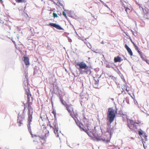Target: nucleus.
Listing matches in <instances>:
<instances>
[{
    "mask_svg": "<svg viewBox=\"0 0 149 149\" xmlns=\"http://www.w3.org/2000/svg\"><path fill=\"white\" fill-rule=\"evenodd\" d=\"M117 113V109L114 110L112 108H108L107 116L108 120L109 122L107 123V132L109 134V138L111 139L114 131V127L111 128V123L113 122L115 118L116 117V114Z\"/></svg>",
    "mask_w": 149,
    "mask_h": 149,
    "instance_id": "f257e3e1",
    "label": "nucleus"
},
{
    "mask_svg": "<svg viewBox=\"0 0 149 149\" xmlns=\"http://www.w3.org/2000/svg\"><path fill=\"white\" fill-rule=\"evenodd\" d=\"M28 109V118L27 124L28 130L31 135L32 137H33V134H32L31 125L32 121V115L33 113V109L30 104H29L27 107Z\"/></svg>",
    "mask_w": 149,
    "mask_h": 149,
    "instance_id": "f03ea898",
    "label": "nucleus"
},
{
    "mask_svg": "<svg viewBox=\"0 0 149 149\" xmlns=\"http://www.w3.org/2000/svg\"><path fill=\"white\" fill-rule=\"evenodd\" d=\"M53 86V91H52V93L53 94L54 93L56 94L58 97H59L62 95L61 94L62 93L61 90H59V87L57 86V84L56 82H54L52 84Z\"/></svg>",
    "mask_w": 149,
    "mask_h": 149,
    "instance_id": "7ed1b4c3",
    "label": "nucleus"
},
{
    "mask_svg": "<svg viewBox=\"0 0 149 149\" xmlns=\"http://www.w3.org/2000/svg\"><path fill=\"white\" fill-rule=\"evenodd\" d=\"M93 138L94 139L97 141H102L104 143H108L110 142V139L109 138L107 139H106L103 136H100L98 134L97 135L93 134Z\"/></svg>",
    "mask_w": 149,
    "mask_h": 149,
    "instance_id": "20e7f679",
    "label": "nucleus"
},
{
    "mask_svg": "<svg viewBox=\"0 0 149 149\" xmlns=\"http://www.w3.org/2000/svg\"><path fill=\"white\" fill-rule=\"evenodd\" d=\"M25 114H20L19 112V113L17 116V123L19 127L23 125L22 122L25 119Z\"/></svg>",
    "mask_w": 149,
    "mask_h": 149,
    "instance_id": "39448f33",
    "label": "nucleus"
},
{
    "mask_svg": "<svg viewBox=\"0 0 149 149\" xmlns=\"http://www.w3.org/2000/svg\"><path fill=\"white\" fill-rule=\"evenodd\" d=\"M75 66L77 69L78 68L84 69H87L88 67H89V66H87L86 63L83 61L77 62L75 61Z\"/></svg>",
    "mask_w": 149,
    "mask_h": 149,
    "instance_id": "423d86ee",
    "label": "nucleus"
},
{
    "mask_svg": "<svg viewBox=\"0 0 149 149\" xmlns=\"http://www.w3.org/2000/svg\"><path fill=\"white\" fill-rule=\"evenodd\" d=\"M133 120L130 119H127V126L130 130H133L134 128L137 129V126Z\"/></svg>",
    "mask_w": 149,
    "mask_h": 149,
    "instance_id": "0eeeda50",
    "label": "nucleus"
},
{
    "mask_svg": "<svg viewBox=\"0 0 149 149\" xmlns=\"http://www.w3.org/2000/svg\"><path fill=\"white\" fill-rule=\"evenodd\" d=\"M53 125L54 126L53 127V128L54 130V132L56 137H59V134L58 132V123L56 118H54Z\"/></svg>",
    "mask_w": 149,
    "mask_h": 149,
    "instance_id": "6e6552de",
    "label": "nucleus"
},
{
    "mask_svg": "<svg viewBox=\"0 0 149 149\" xmlns=\"http://www.w3.org/2000/svg\"><path fill=\"white\" fill-rule=\"evenodd\" d=\"M47 25L51 27H55L56 29L60 30H64V29L59 24H56V23H50Z\"/></svg>",
    "mask_w": 149,
    "mask_h": 149,
    "instance_id": "1a4fd4ad",
    "label": "nucleus"
},
{
    "mask_svg": "<svg viewBox=\"0 0 149 149\" xmlns=\"http://www.w3.org/2000/svg\"><path fill=\"white\" fill-rule=\"evenodd\" d=\"M27 91H25V94L27 95V101L26 102V104H28V106L29 104H30V97L31 96V93L30 89H27Z\"/></svg>",
    "mask_w": 149,
    "mask_h": 149,
    "instance_id": "9d476101",
    "label": "nucleus"
},
{
    "mask_svg": "<svg viewBox=\"0 0 149 149\" xmlns=\"http://www.w3.org/2000/svg\"><path fill=\"white\" fill-rule=\"evenodd\" d=\"M22 59L25 65L28 67V66L30 64L29 58L27 56H24L23 57Z\"/></svg>",
    "mask_w": 149,
    "mask_h": 149,
    "instance_id": "9b49d317",
    "label": "nucleus"
},
{
    "mask_svg": "<svg viewBox=\"0 0 149 149\" xmlns=\"http://www.w3.org/2000/svg\"><path fill=\"white\" fill-rule=\"evenodd\" d=\"M33 74H39L41 73V71L39 69V68L38 66L36 65L33 68Z\"/></svg>",
    "mask_w": 149,
    "mask_h": 149,
    "instance_id": "f8f14e48",
    "label": "nucleus"
},
{
    "mask_svg": "<svg viewBox=\"0 0 149 149\" xmlns=\"http://www.w3.org/2000/svg\"><path fill=\"white\" fill-rule=\"evenodd\" d=\"M124 47L125 49L127 51L128 53L131 56H133V52L132 51V50L127 45V44H125Z\"/></svg>",
    "mask_w": 149,
    "mask_h": 149,
    "instance_id": "ddd939ff",
    "label": "nucleus"
},
{
    "mask_svg": "<svg viewBox=\"0 0 149 149\" xmlns=\"http://www.w3.org/2000/svg\"><path fill=\"white\" fill-rule=\"evenodd\" d=\"M28 80H24L23 84V86L25 91H27V89H30L29 87L28 86L29 83Z\"/></svg>",
    "mask_w": 149,
    "mask_h": 149,
    "instance_id": "4468645a",
    "label": "nucleus"
},
{
    "mask_svg": "<svg viewBox=\"0 0 149 149\" xmlns=\"http://www.w3.org/2000/svg\"><path fill=\"white\" fill-rule=\"evenodd\" d=\"M64 11L66 12V13L68 14V15L69 17H70L73 19L75 18V16L72 15L74 14L73 11L71 10L69 11L68 10H64Z\"/></svg>",
    "mask_w": 149,
    "mask_h": 149,
    "instance_id": "2eb2a0df",
    "label": "nucleus"
},
{
    "mask_svg": "<svg viewBox=\"0 0 149 149\" xmlns=\"http://www.w3.org/2000/svg\"><path fill=\"white\" fill-rule=\"evenodd\" d=\"M47 133L45 134V135H37L36 134H33V137H38L40 138L42 140H45L47 138Z\"/></svg>",
    "mask_w": 149,
    "mask_h": 149,
    "instance_id": "dca6fc26",
    "label": "nucleus"
},
{
    "mask_svg": "<svg viewBox=\"0 0 149 149\" xmlns=\"http://www.w3.org/2000/svg\"><path fill=\"white\" fill-rule=\"evenodd\" d=\"M123 59H121V57L119 56L115 57L114 59V61L115 63L120 62Z\"/></svg>",
    "mask_w": 149,
    "mask_h": 149,
    "instance_id": "f3484780",
    "label": "nucleus"
},
{
    "mask_svg": "<svg viewBox=\"0 0 149 149\" xmlns=\"http://www.w3.org/2000/svg\"><path fill=\"white\" fill-rule=\"evenodd\" d=\"M71 106H72L71 104L69 105V104H66V105L64 106L65 107L66 109L68 111L70 114V116H72V112L71 111L70 109L69 108V107H71Z\"/></svg>",
    "mask_w": 149,
    "mask_h": 149,
    "instance_id": "a211bd4d",
    "label": "nucleus"
},
{
    "mask_svg": "<svg viewBox=\"0 0 149 149\" xmlns=\"http://www.w3.org/2000/svg\"><path fill=\"white\" fill-rule=\"evenodd\" d=\"M60 101L61 104L63 106H65L66 105V104H67V103L66 102L64 101L63 99V96L62 95H61L60 97H58Z\"/></svg>",
    "mask_w": 149,
    "mask_h": 149,
    "instance_id": "6ab92c4d",
    "label": "nucleus"
},
{
    "mask_svg": "<svg viewBox=\"0 0 149 149\" xmlns=\"http://www.w3.org/2000/svg\"><path fill=\"white\" fill-rule=\"evenodd\" d=\"M72 116H70L74 120L75 122L77 125H78V124L79 123V120L77 119V117L75 115L73 116L72 113Z\"/></svg>",
    "mask_w": 149,
    "mask_h": 149,
    "instance_id": "aec40b11",
    "label": "nucleus"
},
{
    "mask_svg": "<svg viewBox=\"0 0 149 149\" xmlns=\"http://www.w3.org/2000/svg\"><path fill=\"white\" fill-rule=\"evenodd\" d=\"M65 11H63V15L64 16V17L65 18L68 20V21L70 23V24H71L73 26V28L74 29V28L73 26L71 24L70 21L69 19L67 17V16L66 15V13L65 12Z\"/></svg>",
    "mask_w": 149,
    "mask_h": 149,
    "instance_id": "412c9836",
    "label": "nucleus"
},
{
    "mask_svg": "<svg viewBox=\"0 0 149 149\" xmlns=\"http://www.w3.org/2000/svg\"><path fill=\"white\" fill-rule=\"evenodd\" d=\"M81 125L83 126H84V125L82 123L79 122V123L78 124V125H77V126L79 128L81 131H84L85 130V129L84 128L81 127Z\"/></svg>",
    "mask_w": 149,
    "mask_h": 149,
    "instance_id": "4be33fe9",
    "label": "nucleus"
},
{
    "mask_svg": "<svg viewBox=\"0 0 149 149\" xmlns=\"http://www.w3.org/2000/svg\"><path fill=\"white\" fill-rule=\"evenodd\" d=\"M81 125L83 126H84V125L82 123L79 122V123L78 124V125H77V126L79 128L81 131H84L85 130V129L84 128L81 127Z\"/></svg>",
    "mask_w": 149,
    "mask_h": 149,
    "instance_id": "5701e85b",
    "label": "nucleus"
},
{
    "mask_svg": "<svg viewBox=\"0 0 149 149\" xmlns=\"http://www.w3.org/2000/svg\"><path fill=\"white\" fill-rule=\"evenodd\" d=\"M138 134L139 135L141 136H141H142L144 133L145 132L143 131L141 129H140L138 130Z\"/></svg>",
    "mask_w": 149,
    "mask_h": 149,
    "instance_id": "b1692460",
    "label": "nucleus"
},
{
    "mask_svg": "<svg viewBox=\"0 0 149 149\" xmlns=\"http://www.w3.org/2000/svg\"><path fill=\"white\" fill-rule=\"evenodd\" d=\"M95 127L94 129H93L92 130H91V129H89L88 128V129L89 130V131L92 133L93 135V134H95L96 135V131L95 130Z\"/></svg>",
    "mask_w": 149,
    "mask_h": 149,
    "instance_id": "393cba45",
    "label": "nucleus"
},
{
    "mask_svg": "<svg viewBox=\"0 0 149 149\" xmlns=\"http://www.w3.org/2000/svg\"><path fill=\"white\" fill-rule=\"evenodd\" d=\"M144 17L148 19H149V14L148 12L144 14Z\"/></svg>",
    "mask_w": 149,
    "mask_h": 149,
    "instance_id": "a878e982",
    "label": "nucleus"
},
{
    "mask_svg": "<svg viewBox=\"0 0 149 149\" xmlns=\"http://www.w3.org/2000/svg\"><path fill=\"white\" fill-rule=\"evenodd\" d=\"M83 69L78 68V69L79 70V71L80 72V73L81 74H83L84 73H86V70H83Z\"/></svg>",
    "mask_w": 149,
    "mask_h": 149,
    "instance_id": "bb28decb",
    "label": "nucleus"
},
{
    "mask_svg": "<svg viewBox=\"0 0 149 149\" xmlns=\"http://www.w3.org/2000/svg\"><path fill=\"white\" fill-rule=\"evenodd\" d=\"M15 1L18 3H25L27 2V0H15Z\"/></svg>",
    "mask_w": 149,
    "mask_h": 149,
    "instance_id": "cd10ccee",
    "label": "nucleus"
},
{
    "mask_svg": "<svg viewBox=\"0 0 149 149\" xmlns=\"http://www.w3.org/2000/svg\"><path fill=\"white\" fill-rule=\"evenodd\" d=\"M52 113L54 114V118H56V110H55V108H53V111L52 112Z\"/></svg>",
    "mask_w": 149,
    "mask_h": 149,
    "instance_id": "c85d7f7f",
    "label": "nucleus"
},
{
    "mask_svg": "<svg viewBox=\"0 0 149 149\" xmlns=\"http://www.w3.org/2000/svg\"><path fill=\"white\" fill-rule=\"evenodd\" d=\"M139 54L141 58L142 59V60L143 61L145 59L144 56L146 57V56L144 55L143 53L142 52L141 53H140Z\"/></svg>",
    "mask_w": 149,
    "mask_h": 149,
    "instance_id": "c756f323",
    "label": "nucleus"
},
{
    "mask_svg": "<svg viewBox=\"0 0 149 149\" xmlns=\"http://www.w3.org/2000/svg\"><path fill=\"white\" fill-rule=\"evenodd\" d=\"M99 0L104 5V6L107 7L108 9L110 10V8L105 3H104V2L103 1H102L101 0Z\"/></svg>",
    "mask_w": 149,
    "mask_h": 149,
    "instance_id": "7c9ffc66",
    "label": "nucleus"
},
{
    "mask_svg": "<svg viewBox=\"0 0 149 149\" xmlns=\"http://www.w3.org/2000/svg\"><path fill=\"white\" fill-rule=\"evenodd\" d=\"M58 2H57V3H59V5H60L62 7L63 9L64 10H65L64 8V7L63 4L60 2V1L59 0H58Z\"/></svg>",
    "mask_w": 149,
    "mask_h": 149,
    "instance_id": "2f4dec72",
    "label": "nucleus"
},
{
    "mask_svg": "<svg viewBox=\"0 0 149 149\" xmlns=\"http://www.w3.org/2000/svg\"><path fill=\"white\" fill-rule=\"evenodd\" d=\"M109 77L111 78V79L113 80V81L115 82L116 79V78L114 76L112 75L109 76Z\"/></svg>",
    "mask_w": 149,
    "mask_h": 149,
    "instance_id": "473e14b6",
    "label": "nucleus"
},
{
    "mask_svg": "<svg viewBox=\"0 0 149 149\" xmlns=\"http://www.w3.org/2000/svg\"><path fill=\"white\" fill-rule=\"evenodd\" d=\"M85 70H86V74H88V72H90V73H91L92 72L91 70V69H90L89 68V67H88L87 69H85Z\"/></svg>",
    "mask_w": 149,
    "mask_h": 149,
    "instance_id": "72a5a7b5",
    "label": "nucleus"
},
{
    "mask_svg": "<svg viewBox=\"0 0 149 149\" xmlns=\"http://www.w3.org/2000/svg\"><path fill=\"white\" fill-rule=\"evenodd\" d=\"M133 46H134L135 49L136 51H137V50H138L139 49V47L137 46L135 44H134V45H133Z\"/></svg>",
    "mask_w": 149,
    "mask_h": 149,
    "instance_id": "f704fd0d",
    "label": "nucleus"
},
{
    "mask_svg": "<svg viewBox=\"0 0 149 149\" xmlns=\"http://www.w3.org/2000/svg\"><path fill=\"white\" fill-rule=\"evenodd\" d=\"M83 121L84 122H85L86 121L87 122H88L89 121V120L88 119H87L86 117H84V118H83Z\"/></svg>",
    "mask_w": 149,
    "mask_h": 149,
    "instance_id": "c9c22d12",
    "label": "nucleus"
},
{
    "mask_svg": "<svg viewBox=\"0 0 149 149\" xmlns=\"http://www.w3.org/2000/svg\"><path fill=\"white\" fill-rule=\"evenodd\" d=\"M143 61L146 62L149 65V60L146 58H145Z\"/></svg>",
    "mask_w": 149,
    "mask_h": 149,
    "instance_id": "e433bc0d",
    "label": "nucleus"
},
{
    "mask_svg": "<svg viewBox=\"0 0 149 149\" xmlns=\"http://www.w3.org/2000/svg\"><path fill=\"white\" fill-rule=\"evenodd\" d=\"M53 15L54 18H55V17L57 18V17H58L57 14L56 13H53Z\"/></svg>",
    "mask_w": 149,
    "mask_h": 149,
    "instance_id": "4c0bfd02",
    "label": "nucleus"
},
{
    "mask_svg": "<svg viewBox=\"0 0 149 149\" xmlns=\"http://www.w3.org/2000/svg\"><path fill=\"white\" fill-rule=\"evenodd\" d=\"M67 37L68 39V41L70 42H72V39L68 36H67Z\"/></svg>",
    "mask_w": 149,
    "mask_h": 149,
    "instance_id": "58836bf2",
    "label": "nucleus"
},
{
    "mask_svg": "<svg viewBox=\"0 0 149 149\" xmlns=\"http://www.w3.org/2000/svg\"><path fill=\"white\" fill-rule=\"evenodd\" d=\"M26 109V107H24V108L23 110L22 114H25V112Z\"/></svg>",
    "mask_w": 149,
    "mask_h": 149,
    "instance_id": "ea45409f",
    "label": "nucleus"
},
{
    "mask_svg": "<svg viewBox=\"0 0 149 149\" xmlns=\"http://www.w3.org/2000/svg\"><path fill=\"white\" fill-rule=\"evenodd\" d=\"M28 73H27L26 74H25V78L26 79V80H28Z\"/></svg>",
    "mask_w": 149,
    "mask_h": 149,
    "instance_id": "a19ab883",
    "label": "nucleus"
},
{
    "mask_svg": "<svg viewBox=\"0 0 149 149\" xmlns=\"http://www.w3.org/2000/svg\"><path fill=\"white\" fill-rule=\"evenodd\" d=\"M47 125H49L50 127V128H53V127L50 124V122L49 121V123H48L47 124Z\"/></svg>",
    "mask_w": 149,
    "mask_h": 149,
    "instance_id": "79ce46f5",
    "label": "nucleus"
},
{
    "mask_svg": "<svg viewBox=\"0 0 149 149\" xmlns=\"http://www.w3.org/2000/svg\"><path fill=\"white\" fill-rule=\"evenodd\" d=\"M53 94L52 95V96L51 97V98H50V100H51V104L53 106V102L52 101V98L53 97Z\"/></svg>",
    "mask_w": 149,
    "mask_h": 149,
    "instance_id": "37998d69",
    "label": "nucleus"
},
{
    "mask_svg": "<svg viewBox=\"0 0 149 149\" xmlns=\"http://www.w3.org/2000/svg\"><path fill=\"white\" fill-rule=\"evenodd\" d=\"M144 138L147 137V136L145 132L144 133L143 135L142 136Z\"/></svg>",
    "mask_w": 149,
    "mask_h": 149,
    "instance_id": "c03bdc74",
    "label": "nucleus"
},
{
    "mask_svg": "<svg viewBox=\"0 0 149 149\" xmlns=\"http://www.w3.org/2000/svg\"><path fill=\"white\" fill-rule=\"evenodd\" d=\"M26 6L24 7V13H25V12H24V11H25V9H26ZM25 13V15H24V16H25V17H26V16H28V15H27V13Z\"/></svg>",
    "mask_w": 149,
    "mask_h": 149,
    "instance_id": "a18cd8bd",
    "label": "nucleus"
},
{
    "mask_svg": "<svg viewBox=\"0 0 149 149\" xmlns=\"http://www.w3.org/2000/svg\"><path fill=\"white\" fill-rule=\"evenodd\" d=\"M136 51L139 54H140V53H141L142 52L140 49L138 50H137Z\"/></svg>",
    "mask_w": 149,
    "mask_h": 149,
    "instance_id": "49530a36",
    "label": "nucleus"
},
{
    "mask_svg": "<svg viewBox=\"0 0 149 149\" xmlns=\"http://www.w3.org/2000/svg\"><path fill=\"white\" fill-rule=\"evenodd\" d=\"M99 82V80H98V81H97L96 80H95V85H96L97 84H98Z\"/></svg>",
    "mask_w": 149,
    "mask_h": 149,
    "instance_id": "de8ad7c7",
    "label": "nucleus"
},
{
    "mask_svg": "<svg viewBox=\"0 0 149 149\" xmlns=\"http://www.w3.org/2000/svg\"><path fill=\"white\" fill-rule=\"evenodd\" d=\"M87 134H88V135L89 136L92 137V136L91 135V134L89 132H88Z\"/></svg>",
    "mask_w": 149,
    "mask_h": 149,
    "instance_id": "09e8293b",
    "label": "nucleus"
},
{
    "mask_svg": "<svg viewBox=\"0 0 149 149\" xmlns=\"http://www.w3.org/2000/svg\"><path fill=\"white\" fill-rule=\"evenodd\" d=\"M132 70L133 71H135V67H134L133 66H132Z\"/></svg>",
    "mask_w": 149,
    "mask_h": 149,
    "instance_id": "8fccbe9b",
    "label": "nucleus"
},
{
    "mask_svg": "<svg viewBox=\"0 0 149 149\" xmlns=\"http://www.w3.org/2000/svg\"><path fill=\"white\" fill-rule=\"evenodd\" d=\"M17 30L18 31H20L21 30L20 29H21L18 26L17 27Z\"/></svg>",
    "mask_w": 149,
    "mask_h": 149,
    "instance_id": "3c124183",
    "label": "nucleus"
},
{
    "mask_svg": "<svg viewBox=\"0 0 149 149\" xmlns=\"http://www.w3.org/2000/svg\"><path fill=\"white\" fill-rule=\"evenodd\" d=\"M88 130H89L88 129L86 130V129H85V130L84 131V132H86L87 134V133L88 132Z\"/></svg>",
    "mask_w": 149,
    "mask_h": 149,
    "instance_id": "603ef678",
    "label": "nucleus"
},
{
    "mask_svg": "<svg viewBox=\"0 0 149 149\" xmlns=\"http://www.w3.org/2000/svg\"><path fill=\"white\" fill-rule=\"evenodd\" d=\"M130 40V41H131V42L132 43V44L133 45H134V44H135V43L133 41L132 39H131V40Z\"/></svg>",
    "mask_w": 149,
    "mask_h": 149,
    "instance_id": "864d4df0",
    "label": "nucleus"
},
{
    "mask_svg": "<svg viewBox=\"0 0 149 149\" xmlns=\"http://www.w3.org/2000/svg\"><path fill=\"white\" fill-rule=\"evenodd\" d=\"M134 103L135 104H138L137 102L136 101V100H134Z\"/></svg>",
    "mask_w": 149,
    "mask_h": 149,
    "instance_id": "5fc2aeb1",
    "label": "nucleus"
},
{
    "mask_svg": "<svg viewBox=\"0 0 149 149\" xmlns=\"http://www.w3.org/2000/svg\"><path fill=\"white\" fill-rule=\"evenodd\" d=\"M123 82H124V83H125L126 82V81H125V79H124V77H123Z\"/></svg>",
    "mask_w": 149,
    "mask_h": 149,
    "instance_id": "6e6d98bb",
    "label": "nucleus"
},
{
    "mask_svg": "<svg viewBox=\"0 0 149 149\" xmlns=\"http://www.w3.org/2000/svg\"><path fill=\"white\" fill-rule=\"evenodd\" d=\"M125 8V11L127 13V10L128 9L129 10H130V9L129 8H127L126 7V8Z\"/></svg>",
    "mask_w": 149,
    "mask_h": 149,
    "instance_id": "4d7b16f0",
    "label": "nucleus"
},
{
    "mask_svg": "<svg viewBox=\"0 0 149 149\" xmlns=\"http://www.w3.org/2000/svg\"><path fill=\"white\" fill-rule=\"evenodd\" d=\"M22 103L24 105V107H26V104H27L26 103V104L24 103V102H23Z\"/></svg>",
    "mask_w": 149,
    "mask_h": 149,
    "instance_id": "13d9d810",
    "label": "nucleus"
},
{
    "mask_svg": "<svg viewBox=\"0 0 149 149\" xmlns=\"http://www.w3.org/2000/svg\"><path fill=\"white\" fill-rule=\"evenodd\" d=\"M130 31L132 32L133 35H134V32L131 29H130Z\"/></svg>",
    "mask_w": 149,
    "mask_h": 149,
    "instance_id": "bf43d9fd",
    "label": "nucleus"
},
{
    "mask_svg": "<svg viewBox=\"0 0 149 149\" xmlns=\"http://www.w3.org/2000/svg\"><path fill=\"white\" fill-rule=\"evenodd\" d=\"M52 1H53V3H54V4H55V5H57V3H56L55 1H54L53 0H52Z\"/></svg>",
    "mask_w": 149,
    "mask_h": 149,
    "instance_id": "052dcab7",
    "label": "nucleus"
},
{
    "mask_svg": "<svg viewBox=\"0 0 149 149\" xmlns=\"http://www.w3.org/2000/svg\"><path fill=\"white\" fill-rule=\"evenodd\" d=\"M123 3H122V6L123 7H124V8H126V7L125 6V5H124V3H123V2H122Z\"/></svg>",
    "mask_w": 149,
    "mask_h": 149,
    "instance_id": "680f3d73",
    "label": "nucleus"
},
{
    "mask_svg": "<svg viewBox=\"0 0 149 149\" xmlns=\"http://www.w3.org/2000/svg\"><path fill=\"white\" fill-rule=\"evenodd\" d=\"M125 33L126 35L128 37V36H129L127 32H125Z\"/></svg>",
    "mask_w": 149,
    "mask_h": 149,
    "instance_id": "e2e57ef3",
    "label": "nucleus"
},
{
    "mask_svg": "<svg viewBox=\"0 0 149 149\" xmlns=\"http://www.w3.org/2000/svg\"><path fill=\"white\" fill-rule=\"evenodd\" d=\"M27 73H28L27 70H25V71H24V73L25 74H26Z\"/></svg>",
    "mask_w": 149,
    "mask_h": 149,
    "instance_id": "0e129e2a",
    "label": "nucleus"
},
{
    "mask_svg": "<svg viewBox=\"0 0 149 149\" xmlns=\"http://www.w3.org/2000/svg\"><path fill=\"white\" fill-rule=\"evenodd\" d=\"M115 82L116 83V84L118 85V86L120 85V84L119 83H118L117 82H116V81H115Z\"/></svg>",
    "mask_w": 149,
    "mask_h": 149,
    "instance_id": "69168bd1",
    "label": "nucleus"
},
{
    "mask_svg": "<svg viewBox=\"0 0 149 149\" xmlns=\"http://www.w3.org/2000/svg\"><path fill=\"white\" fill-rule=\"evenodd\" d=\"M134 95V97H132V96H131V97H132V98L134 100H135V99H134V98H135V97H134V95Z\"/></svg>",
    "mask_w": 149,
    "mask_h": 149,
    "instance_id": "338daca9",
    "label": "nucleus"
},
{
    "mask_svg": "<svg viewBox=\"0 0 149 149\" xmlns=\"http://www.w3.org/2000/svg\"><path fill=\"white\" fill-rule=\"evenodd\" d=\"M142 10H143V13H144L145 12V11H144V10H145V11H146V9H144L142 8Z\"/></svg>",
    "mask_w": 149,
    "mask_h": 149,
    "instance_id": "774afa93",
    "label": "nucleus"
}]
</instances>
